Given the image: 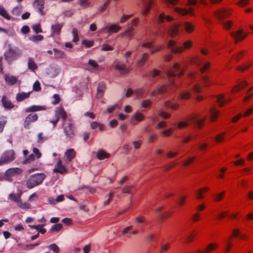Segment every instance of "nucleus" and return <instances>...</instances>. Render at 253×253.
Returning <instances> with one entry per match:
<instances>
[{
	"label": "nucleus",
	"instance_id": "30",
	"mask_svg": "<svg viewBox=\"0 0 253 253\" xmlns=\"http://www.w3.org/2000/svg\"><path fill=\"white\" fill-rule=\"evenodd\" d=\"M148 57H149L148 53H144L142 55V56L141 58V59H140L137 61V62L136 63L137 66L138 67H141L143 66L145 64L146 61L147 60Z\"/></svg>",
	"mask_w": 253,
	"mask_h": 253
},
{
	"label": "nucleus",
	"instance_id": "1",
	"mask_svg": "<svg viewBox=\"0 0 253 253\" xmlns=\"http://www.w3.org/2000/svg\"><path fill=\"white\" fill-rule=\"evenodd\" d=\"M193 45V42L188 40L184 42L183 45L178 46L176 42L172 40L169 41L168 46L170 48L171 51L173 53H181L186 50L190 49Z\"/></svg>",
	"mask_w": 253,
	"mask_h": 253
},
{
	"label": "nucleus",
	"instance_id": "6",
	"mask_svg": "<svg viewBox=\"0 0 253 253\" xmlns=\"http://www.w3.org/2000/svg\"><path fill=\"white\" fill-rule=\"evenodd\" d=\"M22 53L18 48H10L5 54V58L9 62H12L20 57Z\"/></svg>",
	"mask_w": 253,
	"mask_h": 253
},
{
	"label": "nucleus",
	"instance_id": "31",
	"mask_svg": "<svg viewBox=\"0 0 253 253\" xmlns=\"http://www.w3.org/2000/svg\"><path fill=\"white\" fill-rule=\"evenodd\" d=\"M191 91H183L180 93L178 98L182 100H184L191 98Z\"/></svg>",
	"mask_w": 253,
	"mask_h": 253
},
{
	"label": "nucleus",
	"instance_id": "23",
	"mask_svg": "<svg viewBox=\"0 0 253 253\" xmlns=\"http://www.w3.org/2000/svg\"><path fill=\"white\" fill-rule=\"evenodd\" d=\"M209 188L207 187H204L198 189L196 191V198L197 200H200L205 197L204 193L208 192Z\"/></svg>",
	"mask_w": 253,
	"mask_h": 253
},
{
	"label": "nucleus",
	"instance_id": "37",
	"mask_svg": "<svg viewBox=\"0 0 253 253\" xmlns=\"http://www.w3.org/2000/svg\"><path fill=\"white\" fill-rule=\"evenodd\" d=\"M44 110H45V108L43 106L34 105V106H31L29 108H27L25 110V112H36V111H39Z\"/></svg>",
	"mask_w": 253,
	"mask_h": 253
},
{
	"label": "nucleus",
	"instance_id": "5",
	"mask_svg": "<svg viewBox=\"0 0 253 253\" xmlns=\"http://www.w3.org/2000/svg\"><path fill=\"white\" fill-rule=\"evenodd\" d=\"M55 119L50 121V123L53 125V127L56 126L60 117H61L63 122H65L67 119V113L62 107H57L55 110Z\"/></svg>",
	"mask_w": 253,
	"mask_h": 253
},
{
	"label": "nucleus",
	"instance_id": "33",
	"mask_svg": "<svg viewBox=\"0 0 253 253\" xmlns=\"http://www.w3.org/2000/svg\"><path fill=\"white\" fill-rule=\"evenodd\" d=\"M185 31L188 33H191L195 29V26L189 22H186L183 24Z\"/></svg>",
	"mask_w": 253,
	"mask_h": 253
},
{
	"label": "nucleus",
	"instance_id": "29",
	"mask_svg": "<svg viewBox=\"0 0 253 253\" xmlns=\"http://www.w3.org/2000/svg\"><path fill=\"white\" fill-rule=\"evenodd\" d=\"M110 156V155L103 150H99L96 155V157L99 160H103L106 158H109Z\"/></svg>",
	"mask_w": 253,
	"mask_h": 253
},
{
	"label": "nucleus",
	"instance_id": "18",
	"mask_svg": "<svg viewBox=\"0 0 253 253\" xmlns=\"http://www.w3.org/2000/svg\"><path fill=\"white\" fill-rule=\"evenodd\" d=\"M44 5V0H35L34 2V6L36 8L38 9L39 12L42 15H44L43 11Z\"/></svg>",
	"mask_w": 253,
	"mask_h": 253
},
{
	"label": "nucleus",
	"instance_id": "27",
	"mask_svg": "<svg viewBox=\"0 0 253 253\" xmlns=\"http://www.w3.org/2000/svg\"><path fill=\"white\" fill-rule=\"evenodd\" d=\"M65 155L68 162L71 161L76 156V152L73 149H70L66 151Z\"/></svg>",
	"mask_w": 253,
	"mask_h": 253
},
{
	"label": "nucleus",
	"instance_id": "52",
	"mask_svg": "<svg viewBox=\"0 0 253 253\" xmlns=\"http://www.w3.org/2000/svg\"><path fill=\"white\" fill-rule=\"evenodd\" d=\"M170 244L166 243L164 244H162L161 246L160 252V253H164L168 251L170 248Z\"/></svg>",
	"mask_w": 253,
	"mask_h": 253
},
{
	"label": "nucleus",
	"instance_id": "47",
	"mask_svg": "<svg viewBox=\"0 0 253 253\" xmlns=\"http://www.w3.org/2000/svg\"><path fill=\"white\" fill-rule=\"evenodd\" d=\"M30 228L32 229H35L38 230L40 233L42 234H44L46 233V230L45 228H43V225H30Z\"/></svg>",
	"mask_w": 253,
	"mask_h": 253
},
{
	"label": "nucleus",
	"instance_id": "58",
	"mask_svg": "<svg viewBox=\"0 0 253 253\" xmlns=\"http://www.w3.org/2000/svg\"><path fill=\"white\" fill-rule=\"evenodd\" d=\"M187 199V197L185 196H180L178 200V206L179 207H182L185 204V202Z\"/></svg>",
	"mask_w": 253,
	"mask_h": 253
},
{
	"label": "nucleus",
	"instance_id": "59",
	"mask_svg": "<svg viewBox=\"0 0 253 253\" xmlns=\"http://www.w3.org/2000/svg\"><path fill=\"white\" fill-rule=\"evenodd\" d=\"M83 44L86 47H90L93 46L94 42L93 41L84 40L82 41Z\"/></svg>",
	"mask_w": 253,
	"mask_h": 253
},
{
	"label": "nucleus",
	"instance_id": "57",
	"mask_svg": "<svg viewBox=\"0 0 253 253\" xmlns=\"http://www.w3.org/2000/svg\"><path fill=\"white\" fill-rule=\"evenodd\" d=\"M196 236V232L195 231H192L191 233V234L186 238V242L187 243H191L193 241L194 238Z\"/></svg>",
	"mask_w": 253,
	"mask_h": 253
},
{
	"label": "nucleus",
	"instance_id": "40",
	"mask_svg": "<svg viewBox=\"0 0 253 253\" xmlns=\"http://www.w3.org/2000/svg\"><path fill=\"white\" fill-rule=\"evenodd\" d=\"M230 240L231 239L228 238L226 239L224 241V247L225 251L226 253L229 252L233 246L232 243Z\"/></svg>",
	"mask_w": 253,
	"mask_h": 253
},
{
	"label": "nucleus",
	"instance_id": "14",
	"mask_svg": "<svg viewBox=\"0 0 253 253\" xmlns=\"http://www.w3.org/2000/svg\"><path fill=\"white\" fill-rule=\"evenodd\" d=\"M174 11L178 14L182 16L188 14L191 16H194V9L192 7H189L188 9H186L185 8L176 7L174 8Z\"/></svg>",
	"mask_w": 253,
	"mask_h": 253
},
{
	"label": "nucleus",
	"instance_id": "19",
	"mask_svg": "<svg viewBox=\"0 0 253 253\" xmlns=\"http://www.w3.org/2000/svg\"><path fill=\"white\" fill-rule=\"evenodd\" d=\"M179 25L175 23L171 25L169 28L168 33L170 37L176 36L179 33Z\"/></svg>",
	"mask_w": 253,
	"mask_h": 253
},
{
	"label": "nucleus",
	"instance_id": "35",
	"mask_svg": "<svg viewBox=\"0 0 253 253\" xmlns=\"http://www.w3.org/2000/svg\"><path fill=\"white\" fill-rule=\"evenodd\" d=\"M28 68L31 71L34 72L38 68V66L32 58H28Z\"/></svg>",
	"mask_w": 253,
	"mask_h": 253
},
{
	"label": "nucleus",
	"instance_id": "10",
	"mask_svg": "<svg viewBox=\"0 0 253 253\" xmlns=\"http://www.w3.org/2000/svg\"><path fill=\"white\" fill-rule=\"evenodd\" d=\"M23 170L18 168H10L8 169L4 173L5 179L8 180H11L12 177L20 175Z\"/></svg>",
	"mask_w": 253,
	"mask_h": 253
},
{
	"label": "nucleus",
	"instance_id": "48",
	"mask_svg": "<svg viewBox=\"0 0 253 253\" xmlns=\"http://www.w3.org/2000/svg\"><path fill=\"white\" fill-rule=\"evenodd\" d=\"M9 199L17 204L21 199L20 195H17L14 193H11L9 195Z\"/></svg>",
	"mask_w": 253,
	"mask_h": 253
},
{
	"label": "nucleus",
	"instance_id": "3",
	"mask_svg": "<svg viewBox=\"0 0 253 253\" xmlns=\"http://www.w3.org/2000/svg\"><path fill=\"white\" fill-rule=\"evenodd\" d=\"M15 159V154L13 150H8L4 152L0 159V166L10 163Z\"/></svg>",
	"mask_w": 253,
	"mask_h": 253
},
{
	"label": "nucleus",
	"instance_id": "34",
	"mask_svg": "<svg viewBox=\"0 0 253 253\" xmlns=\"http://www.w3.org/2000/svg\"><path fill=\"white\" fill-rule=\"evenodd\" d=\"M30 94V92H22L18 93L16 95V100L18 102L22 101L24 99L28 98Z\"/></svg>",
	"mask_w": 253,
	"mask_h": 253
},
{
	"label": "nucleus",
	"instance_id": "11",
	"mask_svg": "<svg viewBox=\"0 0 253 253\" xmlns=\"http://www.w3.org/2000/svg\"><path fill=\"white\" fill-rule=\"evenodd\" d=\"M218 248V244L216 243H211L208 244L203 249H198L196 251V253H210L216 250Z\"/></svg>",
	"mask_w": 253,
	"mask_h": 253
},
{
	"label": "nucleus",
	"instance_id": "4",
	"mask_svg": "<svg viewBox=\"0 0 253 253\" xmlns=\"http://www.w3.org/2000/svg\"><path fill=\"white\" fill-rule=\"evenodd\" d=\"M184 69L181 68L180 64L175 63L173 67L168 71V75L171 77H180L184 74Z\"/></svg>",
	"mask_w": 253,
	"mask_h": 253
},
{
	"label": "nucleus",
	"instance_id": "32",
	"mask_svg": "<svg viewBox=\"0 0 253 253\" xmlns=\"http://www.w3.org/2000/svg\"><path fill=\"white\" fill-rule=\"evenodd\" d=\"M134 28L131 26L121 34L123 37L131 38L134 35Z\"/></svg>",
	"mask_w": 253,
	"mask_h": 253
},
{
	"label": "nucleus",
	"instance_id": "54",
	"mask_svg": "<svg viewBox=\"0 0 253 253\" xmlns=\"http://www.w3.org/2000/svg\"><path fill=\"white\" fill-rule=\"evenodd\" d=\"M72 34L73 35V42H77L79 41L78 31L77 29H73L72 30Z\"/></svg>",
	"mask_w": 253,
	"mask_h": 253
},
{
	"label": "nucleus",
	"instance_id": "63",
	"mask_svg": "<svg viewBox=\"0 0 253 253\" xmlns=\"http://www.w3.org/2000/svg\"><path fill=\"white\" fill-rule=\"evenodd\" d=\"M32 28L35 32L37 34L42 32V30L41 28V25L40 24L34 25L32 27Z\"/></svg>",
	"mask_w": 253,
	"mask_h": 253
},
{
	"label": "nucleus",
	"instance_id": "38",
	"mask_svg": "<svg viewBox=\"0 0 253 253\" xmlns=\"http://www.w3.org/2000/svg\"><path fill=\"white\" fill-rule=\"evenodd\" d=\"M211 113V121L214 122L219 116L220 113L219 111L215 110V109H211L210 111Z\"/></svg>",
	"mask_w": 253,
	"mask_h": 253
},
{
	"label": "nucleus",
	"instance_id": "61",
	"mask_svg": "<svg viewBox=\"0 0 253 253\" xmlns=\"http://www.w3.org/2000/svg\"><path fill=\"white\" fill-rule=\"evenodd\" d=\"M250 0H240L237 2V4L241 7H245L249 4Z\"/></svg>",
	"mask_w": 253,
	"mask_h": 253
},
{
	"label": "nucleus",
	"instance_id": "36",
	"mask_svg": "<svg viewBox=\"0 0 253 253\" xmlns=\"http://www.w3.org/2000/svg\"><path fill=\"white\" fill-rule=\"evenodd\" d=\"M4 79L5 82L10 85H13L17 82V79L15 77L8 75H5Z\"/></svg>",
	"mask_w": 253,
	"mask_h": 253
},
{
	"label": "nucleus",
	"instance_id": "15",
	"mask_svg": "<svg viewBox=\"0 0 253 253\" xmlns=\"http://www.w3.org/2000/svg\"><path fill=\"white\" fill-rule=\"evenodd\" d=\"M53 172L60 174H64L67 172V169L62 165L61 159H59L57 163L55 165L53 169Z\"/></svg>",
	"mask_w": 253,
	"mask_h": 253
},
{
	"label": "nucleus",
	"instance_id": "55",
	"mask_svg": "<svg viewBox=\"0 0 253 253\" xmlns=\"http://www.w3.org/2000/svg\"><path fill=\"white\" fill-rule=\"evenodd\" d=\"M197 114L199 115V117L198 119H197L195 121H196V125H197V126L199 128H201L204 125V122H205V120H206V117H204L203 119L199 120L200 119V115L198 113H197Z\"/></svg>",
	"mask_w": 253,
	"mask_h": 253
},
{
	"label": "nucleus",
	"instance_id": "64",
	"mask_svg": "<svg viewBox=\"0 0 253 253\" xmlns=\"http://www.w3.org/2000/svg\"><path fill=\"white\" fill-rule=\"evenodd\" d=\"M222 25L225 29L229 30L233 25V23L231 21L228 20L223 22Z\"/></svg>",
	"mask_w": 253,
	"mask_h": 253
},
{
	"label": "nucleus",
	"instance_id": "53",
	"mask_svg": "<svg viewBox=\"0 0 253 253\" xmlns=\"http://www.w3.org/2000/svg\"><path fill=\"white\" fill-rule=\"evenodd\" d=\"M63 228L62 224L61 223H57L54 225L50 229L51 232H58L61 230Z\"/></svg>",
	"mask_w": 253,
	"mask_h": 253
},
{
	"label": "nucleus",
	"instance_id": "21",
	"mask_svg": "<svg viewBox=\"0 0 253 253\" xmlns=\"http://www.w3.org/2000/svg\"><path fill=\"white\" fill-rule=\"evenodd\" d=\"M106 85L103 83H100L97 86L96 97L102 98L106 90Z\"/></svg>",
	"mask_w": 253,
	"mask_h": 253
},
{
	"label": "nucleus",
	"instance_id": "51",
	"mask_svg": "<svg viewBox=\"0 0 253 253\" xmlns=\"http://www.w3.org/2000/svg\"><path fill=\"white\" fill-rule=\"evenodd\" d=\"M6 118L4 117H0V133L2 132L3 130V128L6 124Z\"/></svg>",
	"mask_w": 253,
	"mask_h": 253
},
{
	"label": "nucleus",
	"instance_id": "22",
	"mask_svg": "<svg viewBox=\"0 0 253 253\" xmlns=\"http://www.w3.org/2000/svg\"><path fill=\"white\" fill-rule=\"evenodd\" d=\"M121 27L118 24H112L109 26H107L103 29L110 33H115L119 32L121 29Z\"/></svg>",
	"mask_w": 253,
	"mask_h": 253
},
{
	"label": "nucleus",
	"instance_id": "7",
	"mask_svg": "<svg viewBox=\"0 0 253 253\" xmlns=\"http://www.w3.org/2000/svg\"><path fill=\"white\" fill-rule=\"evenodd\" d=\"M198 117L199 115L198 114H192L188 116L185 121L179 122L177 124H175L176 126V128L181 129L185 127L189 126L192 121L198 119Z\"/></svg>",
	"mask_w": 253,
	"mask_h": 253
},
{
	"label": "nucleus",
	"instance_id": "56",
	"mask_svg": "<svg viewBox=\"0 0 253 253\" xmlns=\"http://www.w3.org/2000/svg\"><path fill=\"white\" fill-rule=\"evenodd\" d=\"M225 191H222L221 193L216 194L214 198V201L216 202L220 201L224 197V196L225 195Z\"/></svg>",
	"mask_w": 253,
	"mask_h": 253
},
{
	"label": "nucleus",
	"instance_id": "13",
	"mask_svg": "<svg viewBox=\"0 0 253 253\" xmlns=\"http://www.w3.org/2000/svg\"><path fill=\"white\" fill-rule=\"evenodd\" d=\"M230 35L234 39L236 42L242 41L247 36L242 29H240L236 32H231Z\"/></svg>",
	"mask_w": 253,
	"mask_h": 253
},
{
	"label": "nucleus",
	"instance_id": "17",
	"mask_svg": "<svg viewBox=\"0 0 253 253\" xmlns=\"http://www.w3.org/2000/svg\"><path fill=\"white\" fill-rule=\"evenodd\" d=\"M143 47H148L151 48V53L154 54L162 49L164 46L162 45L153 46L152 42H149L143 43L142 44Z\"/></svg>",
	"mask_w": 253,
	"mask_h": 253
},
{
	"label": "nucleus",
	"instance_id": "28",
	"mask_svg": "<svg viewBox=\"0 0 253 253\" xmlns=\"http://www.w3.org/2000/svg\"><path fill=\"white\" fill-rule=\"evenodd\" d=\"M63 27L62 23H56L51 26L52 33L54 34L59 35L61 30Z\"/></svg>",
	"mask_w": 253,
	"mask_h": 253
},
{
	"label": "nucleus",
	"instance_id": "62",
	"mask_svg": "<svg viewBox=\"0 0 253 253\" xmlns=\"http://www.w3.org/2000/svg\"><path fill=\"white\" fill-rule=\"evenodd\" d=\"M152 104V102L151 100L147 99L145 100L142 102L141 105L142 107L145 108H149L151 106Z\"/></svg>",
	"mask_w": 253,
	"mask_h": 253
},
{
	"label": "nucleus",
	"instance_id": "25",
	"mask_svg": "<svg viewBox=\"0 0 253 253\" xmlns=\"http://www.w3.org/2000/svg\"><path fill=\"white\" fill-rule=\"evenodd\" d=\"M1 102L3 106L6 109H11L14 106L10 100L6 96H3L2 97Z\"/></svg>",
	"mask_w": 253,
	"mask_h": 253
},
{
	"label": "nucleus",
	"instance_id": "39",
	"mask_svg": "<svg viewBox=\"0 0 253 253\" xmlns=\"http://www.w3.org/2000/svg\"><path fill=\"white\" fill-rule=\"evenodd\" d=\"M165 106L173 110H176L179 107V105L178 104L172 103L170 101H166L165 103Z\"/></svg>",
	"mask_w": 253,
	"mask_h": 253
},
{
	"label": "nucleus",
	"instance_id": "43",
	"mask_svg": "<svg viewBox=\"0 0 253 253\" xmlns=\"http://www.w3.org/2000/svg\"><path fill=\"white\" fill-rule=\"evenodd\" d=\"M202 81L203 84L206 87L210 86L212 84V82L210 77L204 75L202 77Z\"/></svg>",
	"mask_w": 253,
	"mask_h": 253
},
{
	"label": "nucleus",
	"instance_id": "12",
	"mask_svg": "<svg viewBox=\"0 0 253 253\" xmlns=\"http://www.w3.org/2000/svg\"><path fill=\"white\" fill-rule=\"evenodd\" d=\"M174 19V18L172 15H166L165 12H162L158 15L156 21L158 24H162L165 21L169 22L173 21Z\"/></svg>",
	"mask_w": 253,
	"mask_h": 253
},
{
	"label": "nucleus",
	"instance_id": "2",
	"mask_svg": "<svg viewBox=\"0 0 253 253\" xmlns=\"http://www.w3.org/2000/svg\"><path fill=\"white\" fill-rule=\"evenodd\" d=\"M45 178L43 173H37L31 175L26 182L27 186L29 188H33L36 186L41 184Z\"/></svg>",
	"mask_w": 253,
	"mask_h": 253
},
{
	"label": "nucleus",
	"instance_id": "46",
	"mask_svg": "<svg viewBox=\"0 0 253 253\" xmlns=\"http://www.w3.org/2000/svg\"><path fill=\"white\" fill-rule=\"evenodd\" d=\"M17 206L21 208V209H29L31 208V205L28 203H26V202H24V203H23L21 199L20 200V201L17 203Z\"/></svg>",
	"mask_w": 253,
	"mask_h": 253
},
{
	"label": "nucleus",
	"instance_id": "45",
	"mask_svg": "<svg viewBox=\"0 0 253 253\" xmlns=\"http://www.w3.org/2000/svg\"><path fill=\"white\" fill-rule=\"evenodd\" d=\"M53 51L55 53V58H65L66 56V54L63 51L55 48L53 49Z\"/></svg>",
	"mask_w": 253,
	"mask_h": 253
},
{
	"label": "nucleus",
	"instance_id": "42",
	"mask_svg": "<svg viewBox=\"0 0 253 253\" xmlns=\"http://www.w3.org/2000/svg\"><path fill=\"white\" fill-rule=\"evenodd\" d=\"M230 100H225L223 95H219L217 96V101L220 107L223 106L225 104L230 102Z\"/></svg>",
	"mask_w": 253,
	"mask_h": 253
},
{
	"label": "nucleus",
	"instance_id": "41",
	"mask_svg": "<svg viewBox=\"0 0 253 253\" xmlns=\"http://www.w3.org/2000/svg\"><path fill=\"white\" fill-rule=\"evenodd\" d=\"M203 61V58L199 56L193 57L191 60V63L195 64L197 66H200L202 64Z\"/></svg>",
	"mask_w": 253,
	"mask_h": 253
},
{
	"label": "nucleus",
	"instance_id": "16",
	"mask_svg": "<svg viewBox=\"0 0 253 253\" xmlns=\"http://www.w3.org/2000/svg\"><path fill=\"white\" fill-rule=\"evenodd\" d=\"M145 119L144 115L139 112L135 113L131 118V122L133 125H137L138 123L142 122Z\"/></svg>",
	"mask_w": 253,
	"mask_h": 253
},
{
	"label": "nucleus",
	"instance_id": "49",
	"mask_svg": "<svg viewBox=\"0 0 253 253\" xmlns=\"http://www.w3.org/2000/svg\"><path fill=\"white\" fill-rule=\"evenodd\" d=\"M172 131L173 129L172 128H169L161 131L160 132V134L163 136L168 137L171 135Z\"/></svg>",
	"mask_w": 253,
	"mask_h": 253
},
{
	"label": "nucleus",
	"instance_id": "44",
	"mask_svg": "<svg viewBox=\"0 0 253 253\" xmlns=\"http://www.w3.org/2000/svg\"><path fill=\"white\" fill-rule=\"evenodd\" d=\"M0 15L7 20L10 19V16L8 14L4 8L1 5H0Z\"/></svg>",
	"mask_w": 253,
	"mask_h": 253
},
{
	"label": "nucleus",
	"instance_id": "20",
	"mask_svg": "<svg viewBox=\"0 0 253 253\" xmlns=\"http://www.w3.org/2000/svg\"><path fill=\"white\" fill-rule=\"evenodd\" d=\"M38 118V116L35 114H29L25 119V127L28 128L30 124L36 121Z\"/></svg>",
	"mask_w": 253,
	"mask_h": 253
},
{
	"label": "nucleus",
	"instance_id": "8",
	"mask_svg": "<svg viewBox=\"0 0 253 253\" xmlns=\"http://www.w3.org/2000/svg\"><path fill=\"white\" fill-rule=\"evenodd\" d=\"M232 12V9L223 8L215 11L214 15L218 19H224L229 17L231 15Z\"/></svg>",
	"mask_w": 253,
	"mask_h": 253
},
{
	"label": "nucleus",
	"instance_id": "9",
	"mask_svg": "<svg viewBox=\"0 0 253 253\" xmlns=\"http://www.w3.org/2000/svg\"><path fill=\"white\" fill-rule=\"evenodd\" d=\"M64 122V129L66 135L72 138L75 135V128L74 124L71 121H68L67 122Z\"/></svg>",
	"mask_w": 253,
	"mask_h": 253
},
{
	"label": "nucleus",
	"instance_id": "60",
	"mask_svg": "<svg viewBox=\"0 0 253 253\" xmlns=\"http://www.w3.org/2000/svg\"><path fill=\"white\" fill-rule=\"evenodd\" d=\"M133 187V185H126L123 188L122 192L123 193H129Z\"/></svg>",
	"mask_w": 253,
	"mask_h": 253
},
{
	"label": "nucleus",
	"instance_id": "26",
	"mask_svg": "<svg viewBox=\"0 0 253 253\" xmlns=\"http://www.w3.org/2000/svg\"><path fill=\"white\" fill-rule=\"evenodd\" d=\"M168 90V86L165 85H163L159 87H158L157 89L154 90L151 92L152 95H156L158 94H163L166 92Z\"/></svg>",
	"mask_w": 253,
	"mask_h": 253
},
{
	"label": "nucleus",
	"instance_id": "24",
	"mask_svg": "<svg viewBox=\"0 0 253 253\" xmlns=\"http://www.w3.org/2000/svg\"><path fill=\"white\" fill-rule=\"evenodd\" d=\"M116 68L121 73L126 74L129 71V69L126 67V65L121 62H116Z\"/></svg>",
	"mask_w": 253,
	"mask_h": 253
},
{
	"label": "nucleus",
	"instance_id": "50",
	"mask_svg": "<svg viewBox=\"0 0 253 253\" xmlns=\"http://www.w3.org/2000/svg\"><path fill=\"white\" fill-rule=\"evenodd\" d=\"M35 156L33 154H30L23 162V164H30L35 159Z\"/></svg>",
	"mask_w": 253,
	"mask_h": 253
}]
</instances>
